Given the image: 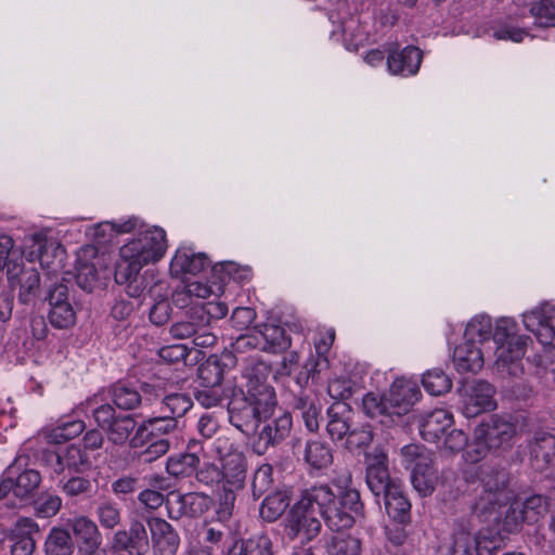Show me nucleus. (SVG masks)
<instances>
[{
    "label": "nucleus",
    "mask_w": 555,
    "mask_h": 555,
    "mask_svg": "<svg viewBox=\"0 0 555 555\" xmlns=\"http://www.w3.org/2000/svg\"><path fill=\"white\" fill-rule=\"evenodd\" d=\"M363 503L359 491L330 485L305 489L299 500L289 508L284 519V534L291 541L306 544L315 539L322 529L320 517L333 531L351 528L356 516L362 514Z\"/></svg>",
    "instance_id": "nucleus-1"
},
{
    "label": "nucleus",
    "mask_w": 555,
    "mask_h": 555,
    "mask_svg": "<svg viewBox=\"0 0 555 555\" xmlns=\"http://www.w3.org/2000/svg\"><path fill=\"white\" fill-rule=\"evenodd\" d=\"M279 410L274 387L243 392L229 403L230 423L246 436L255 435L261 420L273 417Z\"/></svg>",
    "instance_id": "nucleus-2"
},
{
    "label": "nucleus",
    "mask_w": 555,
    "mask_h": 555,
    "mask_svg": "<svg viewBox=\"0 0 555 555\" xmlns=\"http://www.w3.org/2000/svg\"><path fill=\"white\" fill-rule=\"evenodd\" d=\"M516 436L517 424L509 415H488L475 428L476 440L494 451L511 449Z\"/></svg>",
    "instance_id": "nucleus-3"
},
{
    "label": "nucleus",
    "mask_w": 555,
    "mask_h": 555,
    "mask_svg": "<svg viewBox=\"0 0 555 555\" xmlns=\"http://www.w3.org/2000/svg\"><path fill=\"white\" fill-rule=\"evenodd\" d=\"M93 418L108 441L116 446L125 444L137 428V421L131 414L117 413L108 403L95 408Z\"/></svg>",
    "instance_id": "nucleus-4"
},
{
    "label": "nucleus",
    "mask_w": 555,
    "mask_h": 555,
    "mask_svg": "<svg viewBox=\"0 0 555 555\" xmlns=\"http://www.w3.org/2000/svg\"><path fill=\"white\" fill-rule=\"evenodd\" d=\"M202 312L198 314L195 307L189 308L183 317L171 324L169 333L173 339L192 338L194 346L208 348L216 344L217 336L211 328L205 327Z\"/></svg>",
    "instance_id": "nucleus-5"
},
{
    "label": "nucleus",
    "mask_w": 555,
    "mask_h": 555,
    "mask_svg": "<svg viewBox=\"0 0 555 555\" xmlns=\"http://www.w3.org/2000/svg\"><path fill=\"white\" fill-rule=\"evenodd\" d=\"M214 504L212 498L203 492L180 493L170 491L166 495V508L171 519L198 518Z\"/></svg>",
    "instance_id": "nucleus-6"
},
{
    "label": "nucleus",
    "mask_w": 555,
    "mask_h": 555,
    "mask_svg": "<svg viewBox=\"0 0 555 555\" xmlns=\"http://www.w3.org/2000/svg\"><path fill=\"white\" fill-rule=\"evenodd\" d=\"M166 234L162 229L145 231L138 238L124 245L121 257L137 258L144 266L159 260L166 250Z\"/></svg>",
    "instance_id": "nucleus-7"
},
{
    "label": "nucleus",
    "mask_w": 555,
    "mask_h": 555,
    "mask_svg": "<svg viewBox=\"0 0 555 555\" xmlns=\"http://www.w3.org/2000/svg\"><path fill=\"white\" fill-rule=\"evenodd\" d=\"M273 417L261 420L262 426L257 428L255 433L257 439L254 448L258 454H263L269 448H273L284 441L291 434L293 427V418L288 412L278 411Z\"/></svg>",
    "instance_id": "nucleus-8"
},
{
    "label": "nucleus",
    "mask_w": 555,
    "mask_h": 555,
    "mask_svg": "<svg viewBox=\"0 0 555 555\" xmlns=\"http://www.w3.org/2000/svg\"><path fill=\"white\" fill-rule=\"evenodd\" d=\"M366 485L375 496L387 493L390 488L400 485L398 479H392L388 469V456L380 448L365 453Z\"/></svg>",
    "instance_id": "nucleus-9"
},
{
    "label": "nucleus",
    "mask_w": 555,
    "mask_h": 555,
    "mask_svg": "<svg viewBox=\"0 0 555 555\" xmlns=\"http://www.w3.org/2000/svg\"><path fill=\"white\" fill-rule=\"evenodd\" d=\"M495 388L487 380L474 379L464 386L463 414L467 418L496 408Z\"/></svg>",
    "instance_id": "nucleus-10"
},
{
    "label": "nucleus",
    "mask_w": 555,
    "mask_h": 555,
    "mask_svg": "<svg viewBox=\"0 0 555 555\" xmlns=\"http://www.w3.org/2000/svg\"><path fill=\"white\" fill-rule=\"evenodd\" d=\"M421 396V390L414 382L404 378L393 382L387 395V402L396 418V426L403 425L402 416L411 411Z\"/></svg>",
    "instance_id": "nucleus-11"
},
{
    "label": "nucleus",
    "mask_w": 555,
    "mask_h": 555,
    "mask_svg": "<svg viewBox=\"0 0 555 555\" xmlns=\"http://www.w3.org/2000/svg\"><path fill=\"white\" fill-rule=\"evenodd\" d=\"M43 456L57 475H63L66 470L69 474H81L90 466L88 455L77 444L66 447L63 452L47 451Z\"/></svg>",
    "instance_id": "nucleus-12"
},
{
    "label": "nucleus",
    "mask_w": 555,
    "mask_h": 555,
    "mask_svg": "<svg viewBox=\"0 0 555 555\" xmlns=\"http://www.w3.org/2000/svg\"><path fill=\"white\" fill-rule=\"evenodd\" d=\"M112 546L117 551H125L129 555H145L150 550L145 525L141 520L133 519L129 529L118 530L114 534Z\"/></svg>",
    "instance_id": "nucleus-13"
},
{
    "label": "nucleus",
    "mask_w": 555,
    "mask_h": 555,
    "mask_svg": "<svg viewBox=\"0 0 555 555\" xmlns=\"http://www.w3.org/2000/svg\"><path fill=\"white\" fill-rule=\"evenodd\" d=\"M423 52L415 46H408L399 50L397 43L388 48L387 66L393 75H415L422 64Z\"/></svg>",
    "instance_id": "nucleus-14"
},
{
    "label": "nucleus",
    "mask_w": 555,
    "mask_h": 555,
    "mask_svg": "<svg viewBox=\"0 0 555 555\" xmlns=\"http://www.w3.org/2000/svg\"><path fill=\"white\" fill-rule=\"evenodd\" d=\"M237 364L233 352L209 356L198 366V378L202 386H221L225 373Z\"/></svg>",
    "instance_id": "nucleus-15"
},
{
    "label": "nucleus",
    "mask_w": 555,
    "mask_h": 555,
    "mask_svg": "<svg viewBox=\"0 0 555 555\" xmlns=\"http://www.w3.org/2000/svg\"><path fill=\"white\" fill-rule=\"evenodd\" d=\"M142 391L146 396L160 398L159 411L167 416H172L177 421L183 416L193 405L191 397L182 392L166 393L163 389L152 384H143Z\"/></svg>",
    "instance_id": "nucleus-16"
},
{
    "label": "nucleus",
    "mask_w": 555,
    "mask_h": 555,
    "mask_svg": "<svg viewBox=\"0 0 555 555\" xmlns=\"http://www.w3.org/2000/svg\"><path fill=\"white\" fill-rule=\"evenodd\" d=\"M149 526L152 534L154 555H176L180 538L175 528L162 518H151Z\"/></svg>",
    "instance_id": "nucleus-17"
},
{
    "label": "nucleus",
    "mask_w": 555,
    "mask_h": 555,
    "mask_svg": "<svg viewBox=\"0 0 555 555\" xmlns=\"http://www.w3.org/2000/svg\"><path fill=\"white\" fill-rule=\"evenodd\" d=\"M8 276L11 285L18 286V300L28 305L35 300L40 291V274L35 268H21L17 264L8 268Z\"/></svg>",
    "instance_id": "nucleus-18"
},
{
    "label": "nucleus",
    "mask_w": 555,
    "mask_h": 555,
    "mask_svg": "<svg viewBox=\"0 0 555 555\" xmlns=\"http://www.w3.org/2000/svg\"><path fill=\"white\" fill-rule=\"evenodd\" d=\"M201 451H203V444L195 439H191L185 452L168 457L166 463L167 473L176 478L190 477L199 465Z\"/></svg>",
    "instance_id": "nucleus-19"
},
{
    "label": "nucleus",
    "mask_w": 555,
    "mask_h": 555,
    "mask_svg": "<svg viewBox=\"0 0 555 555\" xmlns=\"http://www.w3.org/2000/svg\"><path fill=\"white\" fill-rule=\"evenodd\" d=\"M529 337L519 336L514 337L513 340H508L502 346L495 347L496 361L495 364L498 370H506L511 375H518L522 372V367L519 365V360L525 354V349Z\"/></svg>",
    "instance_id": "nucleus-20"
},
{
    "label": "nucleus",
    "mask_w": 555,
    "mask_h": 555,
    "mask_svg": "<svg viewBox=\"0 0 555 555\" xmlns=\"http://www.w3.org/2000/svg\"><path fill=\"white\" fill-rule=\"evenodd\" d=\"M39 532V526L31 519L23 517L16 520L10 531L9 539L12 555H31L36 550L34 534Z\"/></svg>",
    "instance_id": "nucleus-21"
},
{
    "label": "nucleus",
    "mask_w": 555,
    "mask_h": 555,
    "mask_svg": "<svg viewBox=\"0 0 555 555\" xmlns=\"http://www.w3.org/2000/svg\"><path fill=\"white\" fill-rule=\"evenodd\" d=\"M178 422L173 417L160 413L145 420L135 430L134 436L130 439L131 448L142 447L145 442L154 437L168 435L177 429Z\"/></svg>",
    "instance_id": "nucleus-22"
},
{
    "label": "nucleus",
    "mask_w": 555,
    "mask_h": 555,
    "mask_svg": "<svg viewBox=\"0 0 555 555\" xmlns=\"http://www.w3.org/2000/svg\"><path fill=\"white\" fill-rule=\"evenodd\" d=\"M221 475L223 485L243 489L246 481L248 461L238 450H231L222 456Z\"/></svg>",
    "instance_id": "nucleus-23"
},
{
    "label": "nucleus",
    "mask_w": 555,
    "mask_h": 555,
    "mask_svg": "<svg viewBox=\"0 0 555 555\" xmlns=\"http://www.w3.org/2000/svg\"><path fill=\"white\" fill-rule=\"evenodd\" d=\"M30 260L38 259L42 267L50 268L57 262L61 264L65 255V248L54 240H48L46 235L36 233L30 237Z\"/></svg>",
    "instance_id": "nucleus-24"
},
{
    "label": "nucleus",
    "mask_w": 555,
    "mask_h": 555,
    "mask_svg": "<svg viewBox=\"0 0 555 555\" xmlns=\"http://www.w3.org/2000/svg\"><path fill=\"white\" fill-rule=\"evenodd\" d=\"M292 405L294 411L300 414L306 428L311 433H317L323 421L322 404L319 398L313 393L301 391L294 396Z\"/></svg>",
    "instance_id": "nucleus-25"
},
{
    "label": "nucleus",
    "mask_w": 555,
    "mask_h": 555,
    "mask_svg": "<svg viewBox=\"0 0 555 555\" xmlns=\"http://www.w3.org/2000/svg\"><path fill=\"white\" fill-rule=\"evenodd\" d=\"M96 249L93 246H89L79 251L76 261V282L80 288L88 293H92L100 283V275L98 271V263L92 261Z\"/></svg>",
    "instance_id": "nucleus-26"
},
{
    "label": "nucleus",
    "mask_w": 555,
    "mask_h": 555,
    "mask_svg": "<svg viewBox=\"0 0 555 555\" xmlns=\"http://www.w3.org/2000/svg\"><path fill=\"white\" fill-rule=\"evenodd\" d=\"M326 431L332 440L345 439L352 427L349 405L345 402H334L326 410Z\"/></svg>",
    "instance_id": "nucleus-27"
},
{
    "label": "nucleus",
    "mask_w": 555,
    "mask_h": 555,
    "mask_svg": "<svg viewBox=\"0 0 555 555\" xmlns=\"http://www.w3.org/2000/svg\"><path fill=\"white\" fill-rule=\"evenodd\" d=\"M507 500L508 495L482 491L472 507L473 515L480 521L499 522L503 515L501 509Z\"/></svg>",
    "instance_id": "nucleus-28"
},
{
    "label": "nucleus",
    "mask_w": 555,
    "mask_h": 555,
    "mask_svg": "<svg viewBox=\"0 0 555 555\" xmlns=\"http://www.w3.org/2000/svg\"><path fill=\"white\" fill-rule=\"evenodd\" d=\"M452 424V414L443 409H437L420 421V434L424 440L437 442Z\"/></svg>",
    "instance_id": "nucleus-29"
},
{
    "label": "nucleus",
    "mask_w": 555,
    "mask_h": 555,
    "mask_svg": "<svg viewBox=\"0 0 555 555\" xmlns=\"http://www.w3.org/2000/svg\"><path fill=\"white\" fill-rule=\"evenodd\" d=\"M453 362L459 372H478L483 366V352L481 347L466 339L455 347Z\"/></svg>",
    "instance_id": "nucleus-30"
},
{
    "label": "nucleus",
    "mask_w": 555,
    "mask_h": 555,
    "mask_svg": "<svg viewBox=\"0 0 555 555\" xmlns=\"http://www.w3.org/2000/svg\"><path fill=\"white\" fill-rule=\"evenodd\" d=\"M388 516L398 524H408L411 520V503L404 496L401 483L390 488L382 494Z\"/></svg>",
    "instance_id": "nucleus-31"
},
{
    "label": "nucleus",
    "mask_w": 555,
    "mask_h": 555,
    "mask_svg": "<svg viewBox=\"0 0 555 555\" xmlns=\"http://www.w3.org/2000/svg\"><path fill=\"white\" fill-rule=\"evenodd\" d=\"M270 375L271 366L268 363L256 359L247 360L242 373V376L245 379L244 392H250L253 390L256 391L264 387H273L269 383Z\"/></svg>",
    "instance_id": "nucleus-32"
},
{
    "label": "nucleus",
    "mask_w": 555,
    "mask_h": 555,
    "mask_svg": "<svg viewBox=\"0 0 555 555\" xmlns=\"http://www.w3.org/2000/svg\"><path fill=\"white\" fill-rule=\"evenodd\" d=\"M362 409L365 415L371 418H379L383 426H396V418L391 413V409L386 397H379L373 392H369L362 400Z\"/></svg>",
    "instance_id": "nucleus-33"
},
{
    "label": "nucleus",
    "mask_w": 555,
    "mask_h": 555,
    "mask_svg": "<svg viewBox=\"0 0 555 555\" xmlns=\"http://www.w3.org/2000/svg\"><path fill=\"white\" fill-rule=\"evenodd\" d=\"M257 328L262 338V351L276 353L291 347V337L282 326L263 324Z\"/></svg>",
    "instance_id": "nucleus-34"
},
{
    "label": "nucleus",
    "mask_w": 555,
    "mask_h": 555,
    "mask_svg": "<svg viewBox=\"0 0 555 555\" xmlns=\"http://www.w3.org/2000/svg\"><path fill=\"white\" fill-rule=\"evenodd\" d=\"M301 454L305 463L313 469H324L333 463L331 448L320 440H308Z\"/></svg>",
    "instance_id": "nucleus-35"
},
{
    "label": "nucleus",
    "mask_w": 555,
    "mask_h": 555,
    "mask_svg": "<svg viewBox=\"0 0 555 555\" xmlns=\"http://www.w3.org/2000/svg\"><path fill=\"white\" fill-rule=\"evenodd\" d=\"M482 491L496 493L499 495H507L505 489L509 481V473L498 465H487L480 474Z\"/></svg>",
    "instance_id": "nucleus-36"
},
{
    "label": "nucleus",
    "mask_w": 555,
    "mask_h": 555,
    "mask_svg": "<svg viewBox=\"0 0 555 555\" xmlns=\"http://www.w3.org/2000/svg\"><path fill=\"white\" fill-rule=\"evenodd\" d=\"M75 545L68 530L54 527L48 534L44 543L46 555H72Z\"/></svg>",
    "instance_id": "nucleus-37"
},
{
    "label": "nucleus",
    "mask_w": 555,
    "mask_h": 555,
    "mask_svg": "<svg viewBox=\"0 0 555 555\" xmlns=\"http://www.w3.org/2000/svg\"><path fill=\"white\" fill-rule=\"evenodd\" d=\"M72 528L75 537L79 540L78 550L101 545L98 526L88 517L80 516L74 519Z\"/></svg>",
    "instance_id": "nucleus-38"
},
{
    "label": "nucleus",
    "mask_w": 555,
    "mask_h": 555,
    "mask_svg": "<svg viewBox=\"0 0 555 555\" xmlns=\"http://www.w3.org/2000/svg\"><path fill=\"white\" fill-rule=\"evenodd\" d=\"M209 266V260L205 254H190L178 251L171 262V268L176 272L197 274Z\"/></svg>",
    "instance_id": "nucleus-39"
},
{
    "label": "nucleus",
    "mask_w": 555,
    "mask_h": 555,
    "mask_svg": "<svg viewBox=\"0 0 555 555\" xmlns=\"http://www.w3.org/2000/svg\"><path fill=\"white\" fill-rule=\"evenodd\" d=\"M517 5L529 7L540 26H555V0H515Z\"/></svg>",
    "instance_id": "nucleus-40"
},
{
    "label": "nucleus",
    "mask_w": 555,
    "mask_h": 555,
    "mask_svg": "<svg viewBox=\"0 0 555 555\" xmlns=\"http://www.w3.org/2000/svg\"><path fill=\"white\" fill-rule=\"evenodd\" d=\"M228 555H272V542L264 534L236 542Z\"/></svg>",
    "instance_id": "nucleus-41"
},
{
    "label": "nucleus",
    "mask_w": 555,
    "mask_h": 555,
    "mask_svg": "<svg viewBox=\"0 0 555 555\" xmlns=\"http://www.w3.org/2000/svg\"><path fill=\"white\" fill-rule=\"evenodd\" d=\"M14 496L21 502L30 500L41 483V475L36 469H26L14 479Z\"/></svg>",
    "instance_id": "nucleus-42"
},
{
    "label": "nucleus",
    "mask_w": 555,
    "mask_h": 555,
    "mask_svg": "<svg viewBox=\"0 0 555 555\" xmlns=\"http://www.w3.org/2000/svg\"><path fill=\"white\" fill-rule=\"evenodd\" d=\"M361 540L347 533H337L326 544L328 555H360Z\"/></svg>",
    "instance_id": "nucleus-43"
},
{
    "label": "nucleus",
    "mask_w": 555,
    "mask_h": 555,
    "mask_svg": "<svg viewBox=\"0 0 555 555\" xmlns=\"http://www.w3.org/2000/svg\"><path fill=\"white\" fill-rule=\"evenodd\" d=\"M114 404L125 411L133 410L141 404L140 392L128 385L117 383L109 389Z\"/></svg>",
    "instance_id": "nucleus-44"
},
{
    "label": "nucleus",
    "mask_w": 555,
    "mask_h": 555,
    "mask_svg": "<svg viewBox=\"0 0 555 555\" xmlns=\"http://www.w3.org/2000/svg\"><path fill=\"white\" fill-rule=\"evenodd\" d=\"M289 505L287 495L283 492H274L264 498L260 506L262 519L272 522L283 515Z\"/></svg>",
    "instance_id": "nucleus-45"
},
{
    "label": "nucleus",
    "mask_w": 555,
    "mask_h": 555,
    "mask_svg": "<svg viewBox=\"0 0 555 555\" xmlns=\"http://www.w3.org/2000/svg\"><path fill=\"white\" fill-rule=\"evenodd\" d=\"M465 338L483 345L492 340V324L488 317H480L472 320L465 330Z\"/></svg>",
    "instance_id": "nucleus-46"
},
{
    "label": "nucleus",
    "mask_w": 555,
    "mask_h": 555,
    "mask_svg": "<svg viewBox=\"0 0 555 555\" xmlns=\"http://www.w3.org/2000/svg\"><path fill=\"white\" fill-rule=\"evenodd\" d=\"M424 388L433 396H441L452 388L451 378L441 370L427 371L422 377Z\"/></svg>",
    "instance_id": "nucleus-47"
},
{
    "label": "nucleus",
    "mask_w": 555,
    "mask_h": 555,
    "mask_svg": "<svg viewBox=\"0 0 555 555\" xmlns=\"http://www.w3.org/2000/svg\"><path fill=\"white\" fill-rule=\"evenodd\" d=\"M255 350L262 351V338L257 327L251 333L240 335L231 344V350H224L223 352H233L238 360V356Z\"/></svg>",
    "instance_id": "nucleus-48"
},
{
    "label": "nucleus",
    "mask_w": 555,
    "mask_h": 555,
    "mask_svg": "<svg viewBox=\"0 0 555 555\" xmlns=\"http://www.w3.org/2000/svg\"><path fill=\"white\" fill-rule=\"evenodd\" d=\"M48 319L56 328H69L76 323V310L72 302L50 308Z\"/></svg>",
    "instance_id": "nucleus-49"
},
{
    "label": "nucleus",
    "mask_w": 555,
    "mask_h": 555,
    "mask_svg": "<svg viewBox=\"0 0 555 555\" xmlns=\"http://www.w3.org/2000/svg\"><path fill=\"white\" fill-rule=\"evenodd\" d=\"M62 492L68 498H77L81 495H89L93 490V485L90 479L77 475L68 477L66 480L60 481Z\"/></svg>",
    "instance_id": "nucleus-50"
},
{
    "label": "nucleus",
    "mask_w": 555,
    "mask_h": 555,
    "mask_svg": "<svg viewBox=\"0 0 555 555\" xmlns=\"http://www.w3.org/2000/svg\"><path fill=\"white\" fill-rule=\"evenodd\" d=\"M100 525L105 529H114L121 521V512L116 503L103 501L99 503L95 511Z\"/></svg>",
    "instance_id": "nucleus-51"
},
{
    "label": "nucleus",
    "mask_w": 555,
    "mask_h": 555,
    "mask_svg": "<svg viewBox=\"0 0 555 555\" xmlns=\"http://www.w3.org/2000/svg\"><path fill=\"white\" fill-rule=\"evenodd\" d=\"M525 518L528 524H534L539 518L547 513L548 501L545 496L534 494L520 502Z\"/></svg>",
    "instance_id": "nucleus-52"
},
{
    "label": "nucleus",
    "mask_w": 555,
    "mask_h": 555,
    "mask_svg": "<svg viewBox=\"0 0 555 555\" xmlns=\"http://www.w3.org/2000/svg\"><path fill=\"white\" fill-rule=\"evenodd\" d=\"M452 555H479L478 537L466 530L455 532Z\"/></svg>",
    "instance_id": "nucleus-53"
},
{
    "label": "nucleus",
    "mask_w": 555,
    "mask_h": 555,
    "mask_svg": "<svg viewBox=\"0 0 555 555\" xmlns=\"http://www.w3.org/2000/svg\"><path fill=\"white\" fill-rule=\"evenodd\" d=\"M373 438L374 434L370 424L362 425L361 427L352 426L345 438V446L350 451L366 448L372 443Z\"/></svg>",
    "instance_id": "nucleus-54"
},
{
    "label": "nucleus",
    "mask_w": 555,
    "mask_h": 555,
    "mask_svg": "<svg viewBox=\"0 0 555 555\" xmlns=\"http://www.w3.org/2000/svg\"><path fill=\"white\" fill-rule=\"evenodd\" d=\"M555 448V437L548 433H537L530 444V452L535 457L548 462Z\"/></svg>",
    "instance_id": "nucleus-55"
},
{
    "label": "nucleus",
    "mask_w": 555,
    "mask_h": 555,
    "mask_svg": "<svg viewBox=\"0 0 555 555\" xmlns=\"http://www.w3.org/2000/svg\"><path fill=\"white\" fill-rule=\"evenodd\" d=\"M327 366V360L311 356L302 365L296 376V383L301 387H306L309 380H314L321 370Z\"/></svg>",
    "instance_id": "nucleus-56"
},
{
    "label": "nucleus",
    "mask_w": 555,
    "mask_h": 555,
    "mask_svg": "<svg viewBox=\"0 0 555 555\" xmlns=\"http://www.w3.org/2000/svg\"><path fill=\"white\" fill-rule=\"evenodd\" d=\"M272 486V467L269 464L261 465L254 474L251 492L255 500L266 494Z\"/></svg>",
    "instance_id": "nucleus-57"
},
{
    "label": "nucleus",
    "mask_w": 555,
    "mask_h": 555,
    "mask_svg": "<svg viewBox=\"0 0 555 555\" xmlns=\"http://www.w3.org/2000/svg\"><path fill=\"white\" fill-rule=\"evenodd\" d=\"M143 263L137 258L122 257V261L118 263L115 271V281L118 284H125L134 276H140L139 272L143 268Z\"/></svg>",
    "instance_id": "nucleus-58"
},
{
    "label": "nucleus",
    "mask_w": 555,
    "mask_h": 555,
    "mask_svg": "<svg viewBox=\"0 0 555 555\" xmlns=\"http://www.w3.org/2000/svg\"><path fill=\"white\" fill-rule=\"evenodd\" d=\"M197 313L201 312L204 314L203 323L205 327H210L211 320H219L224 318L228 314V306L222 301H207L201 306H194Z\"/></svg>",
    "instance_id": "nucleus-59"
},
{
    "label": "nucleus",
    "mask_w": 555,
    "mask_h": 555,
    "mask_svg": "<svg viewBox=\"0 0 555 555\" xmlns=\"http://www.w3.org/2000/svg\"><path fill=\"white\" fill-rule=\"evenodd\" d=\"M195 479L199 485L212 488L222 481L221 469L214 463H204L196 468Z\"/></svg>",
    "instance_id": "nucleus-60"
},
{
    "label": "nucleus",
    "mask_w": 555,
    "mask_h": 555,
    "mask_svg": "<svg viewBox=\"0 0 555 555\" xmlns=\"http://www.w3.org/2000/svg\"><path fill=\"white\" fill-rule=\"evenodd\" d=\"M240 489H234V487L222 485V492L219 496V506L217 509L219 520L223 521L232 516L236 502V491Z\"/></svg>",
    "instance_id": "nucleus-61"
},
{
    "label": "nucleus",
    "mask_w": 555,
    "mask_h": 555,
    "mask_svg": "<svg viewBox=\"0 0 555 555\" xmlns=\"http://www.w3.org/2000/svg\"><path fill=\"white\" fill-rule=\"evenodd\" d=\"M516 323L507 318H502L496 321L495 330L492 333V341L498 346H502L508 340H513L514 337H519L520 335H516Z\"/></svg>",
    "instance_id": "nucleus-62"
},
{
    "label": "nucleus",
    "mask_w": 555,
    "mask_h": 555,
    "mask_svg": "<svg viewBox=\"0 0 555 555\" xmlns=\"http://www.w3.org/2000/svg\"><path fill=\"white\" fill-rule=\"evenodd\" d=\"M61 505L60 496L44 493L35 501V511L41 517H52L60 511Z\"/></svg>",
    "instance_id": "nucleus-63"
},
{
    "label": "nucleus",
    "mask_w": 555,
    "mask_h": 555,
    "mask_svg": "<svg viewBox=\"0 0 555 555\" xmlns=\"http://www.w3.org/2000/svg\"><path fill=\"white\" fill-rule=\"evenodd\" d=\"M46 300L49 302L50 308L73 301L69 287L65 283V280L56 282L48 287Z\"/></svg>",
    "instance_id": "nucleus-64"
}]
</instances>
